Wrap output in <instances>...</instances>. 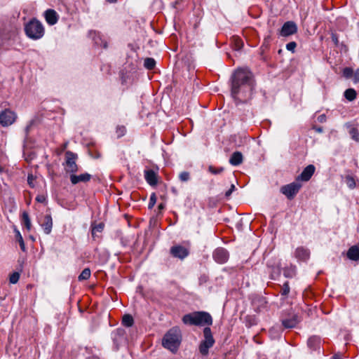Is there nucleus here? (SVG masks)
<instances>
[{"instance_id": "nucleus-1", "label": "nucleus", "mask_w": 359, "mask_h": 359, "mask_svg": "<svg viewBox=\"0 0 359 359\" xmlns=\"http://www.w3.org/2000/svg\"><path fill=\"white\" fill-rule=\"evenodd\" d=\"M254 80L248 69H238L231 76V93L237 103H244L252 97Z\"/></svg>"}, {"instance_id": "nucleus-2", "label": "nucleus", "mask_w": 359, "mask_h": 359, "mask_svg": "<svg viewBox=\"0 0 359 359\" xmlns=\"http://www.w3.org/2000/svg\"><path fill=\"white\" fill-rule=\"evenodd\" d=\"M182 322L189 325H211L212 318L210 314L205 311H196L184 315L182 318Z\"/></svg>"}, {"instance_id": "nucleus-3", "label": "nucleus", "mask_w": 359, "mask_h": 359, "mask_svg": "<svg viewBox=\"0 0 359 359\" xmlns=\"http://www.w3.org/2000/svg\"><path fill=\"white\" fill-rule=\"evenodd\" d=\"M25 32L29 39L37 40L43 37L45 29L43 24L39 20L33 18L25 25Z\"/></svg>"}, {"instance_id": "nucleus-4", "label": "nucleus", "mask_w": 359, "mask_h": 359, "mask_svg": "<svg viewBox=\"0 0 359 359\" xmlns=\"http://www.w3.org/2000/svg\"><path fill=\"white\" fill-rule=\"evenodd\" d=\"M180 344V330L177 328L170 329L163 339V346L171 351L175 352Z\"/></svg>"}, {"instance_id": "nucleus-5", "label": "nucleus", "mask_w": 359, "mask_h": 359, "mask_svg": "<svg viewBox=\"0 0 359 359\" xmlns=\"http://www.w3.org/2000/svg\"><path fill=\"white\" fill-rule=\"evenodd\" d=\"M204 339L199 345V352L202 355H207L209 353V348L213 346L215 339L212 337L211 329L206 327L203 330Z\"/></svg>"}, {"instance_id": "nucleus-6", "label": "nucleus", "mask_w": 359, "mask_h": 359, "mask_svg": "<svg viewBox=\"0 0 359 359\" xmlns=\"http://www.w3.org/2000/svg\"><path fill=\"white\" fill-rule=\"evenodd\" d=\"M78 158V155L71 151H67L65 153V170L67 172L74 174L79 170V166L76 161Z\"/></svg>"}, {"instance_id": "nucleus-7", "label": "nucleus", "mask_w": 359, "mask_h": 359, "mask_svg": "<svg viewBox=\"0 0 359 359\" xmlns=\"http://www.w3.org/2000/svg\"><path fill=\"white\" fill-rule=\"evenodd\" d=\"M302 187V184L297 182L283 186L280 188V192L284 194L288 199L291 200L299 192Z\"/></svg>"}, {"instance_id": "nucleus-8", "label": "nucleus", "mask_w": 359, "mask_h": 359, "mask_svg": "<svg viewBox=\"0 0 359 359\" xmlns=\"http://www.w3.org/2000/svg\"><path fill=\"white\" fill-rule=\"evenodd\" d=\"M16 114L10 109H5L0 114V123L2 126H8L13 124L16 119Z\"/></svg>"}, {"instance_id": "nucleus-9", "label": "nucleus", "mask_w": 359, "mask_h": 359, "mask_svg": "<svg viewBox=\"0 0 359 359\" xmlns=\"http://www.w3.org/2000/svg\"><path fill=\"white\" fill-rule=\"evenodd\" d=\"M170 253L173 257L182 260L189 255V251L187 248L177 245L170 248Z\"/></svg>"}, {"instance_id": "nucleus-10", "label": "nucleus", "mask_w": 359, "mask_h": 359, "mask_svg": "<svg viewBox=\"0 0 359 359\" xmlns=\"http://www.w3.org/2000/svg\"><path fill=\"white\" fill-rule=\"evenodd\" d=\"M212 257L217 263L224 264L229 259V253L226 249L218 248L213 252Z\"/></svg>"}, {"instance_id": "nucleus-11", "label": "nucleus", "mask_w": 359, "mask_h": 359, "mask_svg": "<svg viewBox=\"0 0 359 359\" xmlns=\"http://www.w3.org/2000/svg\"><path fill=\"white\" fill-rule=\"evenodd\" d=\"M297 27L296 24L292 21H287L283 25L280 34L283 36H287L296 33Z\"/></svg>"}, {"instance_id": "nucleus-12", "label": "nucleus", "mask_w": 359, "mask_h": 359, "mask_svg": "<svg viewBox=\"0 0 359 359\" xmlns=\"http://www.w3.org/2000/svg\"><path fill=\"white\" fill-rule=\"evenodd\" d=\"M316 168L313 165H307L302 172V173L297 177V180L307 182L309 181L313 175L314 174Z\"/></svg>"}, {"instance_id": "nucleus-13", "label": "nucleus", "mask_w": 359, "mask_h": 359, "mask_svg": "<svg viewBox=\"0 0 359 359\" xmlns=\"http://www.w3.org/2000/svg\"><path fill=\"white\" fill-rule=\"evenodd\" d=\"M46 22L50 25H55L58 21V15L55 10L48 9L44 13Z\"/></svg>"}, {"instance_id": "nucleus-14", "label": "nucleus", "mask_w": 359, "mask_h": 359, "mask_svg": "<svg viewBox=\"0 0 359 359\" xmlns=\"http://www.w3.org/2000/svg\"><path fill=\"white\" fill-rule=\"evenodd\" d=\"M91 179V175L87 172L79 175L75 174L70 175V181L72 184H76L79 182H87Z\"/></svg>"}, {"instance_id": "nucleus-15", "label": "nucleus", "mask_w": 359, "mask_h": 359, "mask_svg": "<svg viewBox=\"0 0 359 359\" xmlns=\"http://www.w3.org/2000/svg\"><path fill=\"white\" fill-rule=\"evenodd\" d=\"M144 178L149 185L156 186L157 184V175L153 170H145Z\"/></svg>"}, {"instance_id": "nucleus-16", "label": "nucleus", "mask_w": 359, "mask_h": 359, "mask_svg": "<svg viewBox=\"0 0 359 359\" xmlns=\"http://www.w3.org/2000/svg\"><path fill=\"white\" fill-rule=\"evenodd\" d=\"M294 255L296 258L302 261H306L309 258L310 252L304 247H299L296 249Z\"/></svg>"}, {"instance_id": "nucleus-17", "label": "nucleus", "mask_w": 359, "mask_h": 359, "mask_svg": "<svg viewBox=\"0 0 359 359\" xmlns=\"http://www.w3.org/2000/svg\"><path fill=\"white\" fill-rule=\"evenodd\" d=\"M41 226L46 234H49L51 232L53 227V220L50 215H46L44 217V221Z\"/></svg>"}, {"instance_id": "nucleus-18", "label": "nucleus", "mask_w": 359, "mask_h": 359, "mask_svg": "<svg viewBox=\"0 0 359 359\" xmlns=\"http://www.w3.org/2000/svg\"><path fill=\"white\" fill-rule=\"evenodd\" d=\"M297 316L293 315L291 318L282 320V325L285 328H293L298 324Z\"/></svg>"}, {"instance_id": "nucleus-19", "label": "nucleus", "mask_w": 359, "mask_h": 359, "mask_svg": "<svg viewBox=\"0 0 359 359\" xmlns=\"http://www.w3.org/2000/svg\"><path fill=\"white\" fill-rule=\"evenodd\" d=\"M243 160V154L240 151H235L229 158V163L232 165L236 166L242 163Z\"/></svg>"}, {"instance_id": "nucleus-20", "label": "nucleus", "mask_w": 359, "mask_h": 359, "mask_svg": "<svg viewBox=\"0 0 359 359\" xmlns=\"http://www.w3.org/2000/svg\"><path fill=\"white\" fill-rule=\"evenodd\" d=\"M347 257L351 260H359V247L353 245L351 247L347 252Z\"/></svg>"}, {"instance_id": "nucleus-21", "label": "nucleus", "mask_w": 359, "mask_h": 359, "mask_svg": "<svg viewBox=\"0 0 359 359\" xmlns=\"http://www.w3.org/2000/svg\"><path fill=\"white\" fill-rule=\"evenodd\" d=\"M320 339L317 336L311 337L307 341L309 347L312 350H316L320 347Z\"/></svg>"}, {"instance_id": "nucleus-22", "label": "nucleus", "mask_w": 359, "mask_h": 359, "mask_svg": "<svg viewBox=\"0 0 359 359\" xmlns=\"http://www.w3.org/2000/svg\"><path fill=\"white\" fill-rule=\"evenodd\" d=\"M346 126L347 128H349L348 133H349L351 138L357 142H359V131H358V130L355 127H352L351 125L349 123H346Z\"/></svg>"}, {"instance_id": "nucleus-23", "label": "nucleus", "mask_w": 359, "mask_h": 359, "mask_svg": "<svg viewBox=\"0 0 359 359\" xmlns=\"http://www.w3.org/2000/svg\"><path fill=\"white\" fill-rule=\"evenodd\" d=\"M22 223L25 226L27 231L31 230V219L29 218V214L27 212H23L22 214Z\"/></svg>"}, {"instance_id": "nucleus-24", "label": "nucleus", "mask_w": 359, "mask_h": 359, "mask_svg": "<svg viewBox=\"0 0 359 359\" xmlns=\"http://www.w3.org/2000/svg\"><path fill=\"white\" fill-rule=\"evenodd\" d=\"M356 91L353 88H348L344 92V97L348 101H353L356 98Z\"/></svg>"}, {"instance_id": "nucleus-25", "label": "nucleus", "mask_w": 359, "mask_h": 359, "mask_svg": "<svg viewBox=\"0 0 359 359\" xmlns=\"http://www.w3.org/2000/svg\"><path fill=\"white\" fill-rule=\"evenodd\" d=\"M295 266H291L290 267H285L283 269V275L286 278H292L295 276Z\"/></svg>"}, {"instance_id": "nucleus-26", "label": "nucleus", "mask_w": 359, "mask_h": 359, "mask_svg": "<svg viewBox=\"0 0 359 359\" xmlns=\"http://www.w3.org/2000/svg\"><path fill=\"white\" fill-rule=\"evenodd\" d=\"M134 323V320L130 314H126L123 316L122 324L128 327H131Z\"/></svg>"}, {"instance_id": "nucleus-27", "label": "nucleus", "mask_w": 359, "mask_h": 359, "mask_svg": "<svg viewBox=\"0 0 359 359\" xmlns=\"http://www.w3.org/2000/svg\"><path fill=\"white\" fill-rule=\"evenodd\" d=\"M94 34V36H93V39L95 41V43L97 46H102L104 48H107V42L106 41H102V40L101 39L100 36V34L98 33H96L95 32H94L93 33Z\"/></svg>"}, {"instance_id": "nucleus-28", "label": "nucleus", "mask_w": 359, "mask_h": 359, "mask_svg": "<svg viewBox=\"0 0 359 359\" xmlns=\"http://www.w3.org/2000/svg\"><path fill=\"white\" fill-rule=\"evenodd\" d=\"M15 237L19 243L21 250L25 252L26 250L25 244L20 232L18 229H15Z\"/></svg>"}, {"instance_id": "nucleus-29", "label": "nucleus", "mask_w": 359, "mask_h": 359, "mask_svg": "<svg viewBox=\"0 0 359 359\" xmlns=\"http://www.w3.org/2000/svg\"><path fill=\"white\" fill-rule=\"evenodd\" d=\"M90 270L89 268L84 269L81 274L79 276L78 279L79 281L88 280L90 276Z\"/></svg>"}, {"instance_id": "nucleus-30", "label": "nucleus", "mask_w": 359, "mask_h": 359, "mask_svg": "<svg viewBox=\"0 0 359 359\" xmlns=\"http://www.w3.org/2000/svg\"><path fill=\"white\" fill-rule=\"evenodd\" d=\"M156 65V61L154 58L147 57L144 60V66L147 69H152Z\"/></svg>"}, {"instance_id": "nucleus-31", "label": "nucleus", "mask_w": 359, "mask_h": 359, "mask_svg": "<svg viewBox=\"0 0 359 359\" xmlns=\"http://www.w3.org/2000/svg\"><path fill=\"white\" fill-rule=\"evenodd\" d=\"M346 184L347 185V187L351 189H353L355 187V179L352 177V176H350V175H347L346 177Z\"/></svg>"}, {"instance_id": "nucleus-32", "label": "nucleus", "mask_w": 359, "mask_h": 359, "mask_svg": "<svg viewBox=\"0 0 359 359\" xmlns=\"http://www.w3.org/2000/svg\"><path fill=\"white\" fill-rule=\"evenodd\" d=\"M20 274L18 272L13 273L9 277V281L12 284H15L18 282Z\"/></svg>"}, {"instance_id": "nucleus-33", "label": "nucleus", "mask_w": 359, "mask_h": 359, "mask_svg": "<svg viewBox=\"0 0 359 359\" xmlns=\"http://www.w3.org/2000/svg\"><path fill=\"white\" fill-rule=\"evenodd\" d=\"M343 75L346 79H349L352 76H353V69L350 67H346L343 70Z\"/></svg>"}, {"instance_id": "nucleus-34", "label": "nucleus", "mask_w": 359, "mask_h": 359, "mask_svg": "<svg viewBox=\"0 0 359 359\" xmlns=\"http://www.w3.org/2000/svg\"><path fill=\"white\" fill-rule=\"evenodd\" d=\"M290 290L288 282H285L282 286L280 293L283 296H287L290 292Z\"/></svg>"}, {"instance_id": "nucleus-35", "label": "nucleus", "mask_w": 359, "mask_h": 359, "mask_svg": "<svg viewBox=\"0 0 359 359\" xmlns=\"http://www.w3.org/2000/svg\"><path fill=\"white\" fill-rule=\"evenodd\" d=\"M113 340L114 343H116L119 340V339L123 336V330H117L115 332H114Z\"/></svg>"}, {"instance_id": "nucleus-36", "label": "nucleus", "mask_w": 359, "mask_h": 359, "mask_svg": "<svg viewBox=\"0 0 359 359\" xmlns=\"http://www.w3.org/2000/svg\"><path fill=\"white\" fill-rule=\"evenodd\" d=\"M179 178L182 182H187L190 179V175L189 172L187 171L182 172L180 175Z\"/></svg>"}, {"instance_id": "nucleus-37", "label": "nucleus", "mask_w": 359, "mask_h": 359, "mask_svg": "<svg viewBox=\"0 0 359 359\" xmlns=\"http://www.w3.org/2000/svg\"><path fill=\"white\" fill-rule=\"evenodd\" d=\"M208 170L212 173V174H214V175H217V174H219L221 173L222 172H223L224 170V168L223 167H220L219 168H215V167H213L212 165H210L208 167Z\"/></svg>"}, {"instance_id": "nucleus-38", "label": "nucleus", "mask_w": 359, "mask_h": 359, "mask_svg": "<svg viewBox=\"0 0 359 359\" xmlns=\"http://www.w3.org/2000/svg\"><path fill=\"white\" fill-rule=\"evenodd\" d=\"M156 196L155 193H153V194H151V195L150 196V198H149V204H148V208L149 209L153 208L154 206L156 204Z\"/></svg>"}, {"instance_id": "nucleus-39", "label": "nucleus", "mask_w": 359, "mask_h": 359, "mask_svg": "<svg viewBox=\"0 0 359 359\" xmlns=\"http://www.w3.org/2000/svg\"><path fill=\"white\" fill-rule=\"evenodd\" d=\"M104 229V224L102 223H100L97 225H95L92 229V235L94 236L95 232H101Z\"/></svg>"}, {"instance_id": "nucleus-40", "label": "nucleus", "mask_w": 359, "mask_h": 359, "mask_svg": "<svg viewBox=\"0 0 359 359\" xmlns=\"http://www.w3.org/2000/svg\"><path fill=\"white\" fill-rule=\"evenodd\" d=\"M296 46H297V43L294 41H292V42L287 43L286 48L287 50L294 52Z\"/></svg>"}, {"instance_id": "nucleus-41", "label": "nucleus", "mask_w": 359, "mask_h": 359, "mask_svg": "<svg viewBox=\"0 0 359 359\" xmlns=\"http://www.w3.org/2000/svg\"><path fill=\"white\" fill-rule=\"evenodd\" d=\"M35 178L32 175H28L27 177V183L29 185L30 187L34 188L35 187V184L34 183Z\"/></svg>"}, {"instance_id": "nucleus-42", "label": "nucleus", "mask_w": 359, "mask_h": 359, "mask_svg": "<svg viewBox=\"0 0 359 359\" xmlns=\"http://www.w3.org/2000/svg\"><path fill=\"white\" fill-rule=\"evenodd\" d=\"M353 82L355 83L359 82V68L353 73Z\"/></svg>"}, {"instance_id": "nucleus-43", "label": "nucleus", "mask_w": 359, "mask_h": 359, "mask_svg": "<svg viewBox=\"0 0 359 359\" xmlns=\"http://www.w3.org/2000/svg\"><path fill=\"white\" fill-rule=\"evenodd\" d=\"M235 188H236L235 185L231 184V188L225 193V196L226 197H229L231 196V193L234 191Z\"/></svg>"}, {"instance_id": "nucleus-44", "label": "nucleus", "mask_w": 359, "mask_h": 359, "mask_svg": "<svg viewBox=\"0 0 359 359\" xmlns=\"http://www.w3.org/2000/svg\"><path fill=\"white\" fill-rule=\"evenodd\" d=\"M36 200L39 203H44L46 202V197L43 195L37 196L36 198Z\"/></svg>"}, {"instance_id": "nucleus-45", "label": "nucleus", "mask_w": 359, "mask_h": 359, "mask_svg": "<svg viewBox=\"0 0 359 359\" xmlns=\"http://www.w3.org/2000/svg\"><path fill=\"white\" fill-rule=\"evenodd\" d=\"M332 41L334 42V43L336 45V46H338L339 44V39H338V37L336 34H332Z\"/></svg>"}, {"instance_id": "nucleus-46", "label": "nucleus", "mask_w": 359, "mask_h": 359, "mask_svg": "<svg viewBox=\"0 0 359 359\" xmlns=\"http://www.w3.org/2000/svg\"><path fill=\"white\" fill-rule=\"evenodd\" d=\"M331 359H343L339 354H335Z\"/></svg>"}, {"instance_id": "nucleus-47", "label": "nucleus", "mask_w": 359, "mask_h": 359, "mask_svg": "<svg viewBox=\"0 0 359 359\" xmlns=\"http://www.w3.org/2000/svg\"><path fill=\"white\" fill-rule=\"evenodd\" d=\"M67 146H68V142H67L64 143L63 145H62V150L66 149Z\"/></svg>"}, {"instance_id": "nucleus-48", "label": "nucleus", "mask_w": 359, "mask_h": 359, "mask_svg": "<svg viewBox=\"0 0 359 359\" xmlns=\"http://www.w3.org/2000/svg\"><path fill=\"white\" fill-rule=\"evenodd\" d=\"M5 171V168L0 165V174L3 173Z\"/></svg>"}, {"instance_id": "nucleus-49", "label": "nucleus", "mask_w": 359, "mask_h": 359, "mask_svg": "<svg viewBox=\"0 0 359 359\" xmlns=\"http://www.w3.org/2000/svg\"><path fill=\"white\" fill-rule=\"evenodd\" d=\"M158 208H159L160 210L163 209V208H164V205H163V203L159 204V205H158Z\"/></svg>"}, {"instance_id": "nucleus-50", "label": "nucleus", "mask_w": 359, "mask_h": 359, "mask_svg": "<svg viewBox=\"0 0 359 359\" xmlns=\"http://www.w3.org/2000/svg\"><path fill=\"white\" fill-rule=\"evenodd\" d=\"M107 1L109 2V3H114L116 2L117 0H106Z\"/></svg>"}, {"instance_id": "nucleus-51", "label": "nucleus", "mask_w": 359, "mask_h": 359, "mask_svg": "<svg viewBox=\"0 0 359 359\" xmlns=\"http://www.w3.org/2000/svg\"><path fill=\"white\" fill-rule=\"evenodd\" d=\"M120 133H121V134H119V135H118V136H121V135H123V132H122V130H120Z\"/></svg>"}, {"instance_id": "nucleus-52", "label": "nucleus", "mask_w": 359, "mask_h": 359, "mask_svg": "<svg viewBox=\"0 0 359 359\" xmlns=\"http://www.w3.org/2000/svg\"><path fill=\"white\" fill-rule=\"evenodd\" d=\"M317 131H318V132H321V131H322V129H321V128H318V129L317 130Z\"/></svg>"}, {"instance_id": "nucleus-53", "label": "nucleus", "mask_w": 359, "mask_h": 359, "mask_svg": "<svg viewBox=\"0 0 359 359\" xmlns=\"http://www.w3.org/2000/svg\"><path fill=\"white\" fill-rule=\"evenodd\" d=\"M121 130H122V132H124L125 128H122V129H121Z\"/></svg>"}]
</instances>
